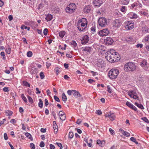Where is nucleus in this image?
<instances>
[{
    "mask_svg": "<svg viewBox=\"0 0 149 149\" xmlns=\"http://www.w3.org/2000/svg\"><path fill=\"white\" fill-rule=\"evenodd\" d=\"M23 84L26 86H28L30 87V84L27 81H24L23 82Z\"/></svg>",
    "mask_w": 149,
    "mask_h": 149,
    "instance_id": "33",
    "label": "nucleus"
},
{
    "mask_svg": "<svg viewBox=\"0 0 149 149\" xmlns=\"http://www.w3.org/2000/svg\"><path fill=\"white\" fill-rule=\"evenodd\" d=\"M91 6L90 5L86 6L83 9L84 12L86 13H89L91 11Z\"/></svg>",
    "mask_w": 149,
    "mask_h": 149,
    "instance_id": "20",
    "label": "nucleus"
},
{
    "mask_svg": "<svg viewBox=\"0 0 149 149\" xmlns=\"http://www.w3.org/2000/svg\"><path fill=\"white\" fill-rule=\"evenodd\" d=\"M74 136L73 133L72 132H70L69 133V138L72 139Z\"/></svg>",
    "mask_w": 149,
    "mask_h": 149,
    "instance_id": "41",
    "label": "nucleus"
},
{
    "mask_svg": "<svg viewBox=\"0 0 149 149\" xmlns=\"http://www.w3.org/2000/svg\"><path fill=\"white\" fill-rule=\"evenodd\" d=\"M52 15L51 14H49L46 15V17L45 18L47 21H49L51 20L52 18Z\"/></svg>",
    "mask_w": 149,
    "mask_h": 149,
    "instance_id": "25",
    "label": "nucleus"
},
{
    "mask_svg": "<svg viewBox=\"0 0 149 149\" xmlns=\"http://www.w3.org/2000/svg\"><path fill=\"white\" fill-rule=\"evenodd\" d=\"M125 29L127 30H131L132 29L134 26L133 22L130 21H127L125 22Z\"/></svg>",
    "mask_w": 149,
    "mask_h": 149,
    "instance_id": "8",
    "label": "nucleus"
},
{
    "mask_svg": "<svg viewBox=\"0 0 149 149\" xmlns=\"http://www.w3.org/2000/svg\"><path fill=\"white\" fill-rule=\"evenodd\" d=\"M45 146V143L43 141H41L40 144V146L41 147H43Z\"/></svg>",
    "mask_w": 149,
    "mask_h": 149,
    "instance_id": "57",
    "label": "nucleus"
},
{
    "mask_svg": "<svg viewBox=\"0 0 149 149\" xmlns=\"http://www.w3.org/2000/svg\"><path fill=\"white\" fill-rule=\"evenodd\" d=\"M122 134L126 136L127 137L129 136L130 135V134L129 133L125 131L124 132H122Z\"/></svg>",
    "mask_w": 149,
    "mask_h": 149,
    "instance_id": "37",
    "label": "nucleus"
},
{
    "mask_svg": "<svg viewBox=\"0 0 149 149\" xmlns=\"http://www.w3.org/2000/svg\"><path fill=\"white\" fill-rule=\"evenodd\" d=\"M142 119L145 122L147 123H149V121L148 120L146 117H144L142 118Z\"/></svg>",
    "mask_w": 149,
    "mask_h": 149,
    "instance_id": "46",
    "label": "nucleus"
},
{
    "mask_svg": "<svg viewBox=\"0 0 149 149\" xmlns=\"http://www.w3.org/2000/svg\"><path fill=\"white\" fill-rule=\"evenodd\" d=\"M129 1V0H120V2L122 4L126 5L128 4Z\"/></svg>",
    "mask_w": 149,
    "mask_h": 149,
    "instance_id": "23",
    "label": "nucleus"
},
{
    "mask_svg": "<svg viewBox=\"0 0 149 149\" xmlns=\"http://www.w3.org/2000/svg\"><path fill=\"white\" fill-rule=\"evenodd\" d=\"M81 120L80 119H78L77 121L76 122V123L78 125H79L81 123Z\"/></svg>",
    "mask_w": 149,
    "mask_h": 149,
    "instance_id": "63",
    "label": "nucleus"
},
{
    "mask_svg": "<svg viewBox=\"0 0 149 149\" xmlns=\"http://www.w3.org/2000/svg\"><path fill=\"white\" fill-rule=\"evenodd\" d=\"M27 97L30 103L31 104H32L33 102V100L31 97L29 95H28Z\"/></svg>",
    "mask_w": 149,
    "mask_h": 149,
    "instance_id": "39",
    "label": "nucleus"
},
{
    "mask_svg": "<svg viewBox=\"0 0 149 149\" xmlns=\"http://www.w3.org/2000/svg\"><path fill=\"white\" fill-rule=\"evenodd\" d=\"M97 143L100 146H101L102 145V143L101 141L100 140H97Z\"/></svg>",
    "mask_w": 149,
    "mask_h": 149,
    "instance_id": "61",
    "label": "nucleus"
},
{
    "mask_svg": "<svg viewBox=\"0 0 149 149\" xmlns=\"http://www.w3.org/2000/svg\"><path fill=\"white\" fill-rule=\"evenodd\" d=\"M140 65L143 67L144 69L147 70L148 69V67L147 66V62L146 60H143L142 62H141Z\"/></svg>",
    "mask_w": 149,
    "mask_h": 149,
    "instance_id": "14",
    "label": "nucleus"
},
{
    "mask_svg": "<svg viewBox=\"0 0 149 149\" xmlns=\"http://www.w3.org/2000/svg\"><path fill=\"white\" fill-rule=\"evenodd\" d=\"M23 26H24V29H27V30L28 31H29V30H30V27H28L27 26H25L24 25H22V26H21V29H23Z\"/></svg>",
    "mask_w": 149,
    "mask_h": 149,
    "instance_id": "44",
    "label": "nucleus"
},
{
    "mask_svg": "<svg viewBox=\"0 0 149 149\" xmlns=\"http://www.w3.org/2000/svg\"><path fill=\"white\" fill-rule=\"evenodd\" d=\"M114 52L115 50L111 49L107 52L105 58L108 61L111 63H113V61H114V58L115 55Z\"/></svg>",
    "mask_w": 149,
    "mask_h": 149,
    "instance_id": "3",
    "label": "nucleus"
},
{
    "mask_svg": "<svg viewBox=\"0 0 149 149\" xmlns=\"http://www.w3.org/2000/svg\"><path fill=\"white\" fill-rule=\"evenodd\" d=\"M109 131L111 135H113L115 134L114 131L112 129L109 128Z\"/></svg>",
    "mask_w": 149,
    "mask_h": 149,
    "instance_id": "50",
    "label": "nucleus"
},
{
    "mask_svg": "<svg viewBox=\"0 0 149 149\" xmlns=\"http://www.w3.org/2000/svg\"><path fill=\"white\" fill-rule=\"evenodd\" d=\"M4 138L5 140H7L8 139L7 135L6 133H4Z\"/></svg>",
    "mask_w": 149,
    "mask_h": 149,
    "instance_id": "60",
    "label": "nucleus"
},
{
    "mask_svg": "<svg viewBox=\"0 0 149 149\" xmlns=\"http://www.w3.org/2000/svg\"><path fill=\"white\" fill-rule=\"evenodd\" d=\"M25 135L29 139L31 138V135L28 132L26 133Z\"/></svg>",
    "mask_w": 149,
    "mask_h": 149,
    "instance_id": "51",
    "label": "nucleus"
},
{
    "mask_svg": "<svg viewBox=\"0 0 149 149\" xmlns=\"http://www.w3.org/2000/svg\"><path fill=\"white\" fill-rule=\"evenodd\" d=\"M88 37L87 35L84 36L81 40V43L83 44H85L88 42Z\"/></svg>",
    "mask_w": 149,
    "mask_h": 149,
    "instance_id": "19",
    "label": "nucleus"
},
{
    "mask_svg": "<svg viewBox=\"0 0 149 149\" xmlns=\"http://www.w3.org/2000/svg\"><path fill=\"white\" fill-rule=\"evenodd\" d=\"M119 73V70L115 69H112L109 72L108 76L111 79H116Z\"/></svg>",
    "mask_w": 149,
    "mask_h": 149,
    "instance_id": "4",
    "label": "nucleus"
},
{
    "mask_svg": "<svg viewBox=\"0 0 149 149\" xmlns=\"http://www.w3.org/2000/svg\"><path fill=\"white\" fill-rule=\"evenodd\" d=\"M135 104L136 106L137 107H138L139 108H140V109H144V108L143 107V106L142 105V104H139L137 102H135Z\"/></svg>",
    "mask_w": 149,
    "mask_h": 149,
    "instance_id": "28",
    "label": "nucleus"
},
{
    "mask_svg": "<svg viewBox=\"0 0 149 149\" xmlns=\"http://www.w3.org/2000/svg\"><path fill=\"white\" fill-rule=\"evenodd\" d=\"M5 113L6 116H11L13 114V112L12 111L8 110H7L6 111Z\"/></svg>",
    "mask_w": 149,
    "mask_h": 149,
    "instance_id": "32",
    "label": "nucleus"
},
{
    "mask_svg": "<svg viewBox=\"0 0 149 149\" xmlns=\"http://www.w3.org/2000/svg\"><path fill=\"white\" fill-rule=\"evenodd\" d=\"M40 78L42 79H43L45 77V75L44 74L43 72H41L40 74Z\"/></svg>",
    "mask_w": 149,
    "mask_h": 149,
    "instance_id": "48",
    "label": "nucleus"
},
{
    "mask_svg": "<svg viewBox=\"0 0 149 149\" xmlns=\"http://www.w3.org/2000/svg\"><path fill=\"white\" fill-rule=\"evenodd\" d=\"M32 55V53L31 51H29L27 53V56L28 57H31Z\"/></svg>",
    "mask_w": 149,
    "mask_h": 149,
    "instance_id": "43",
    "label": "nucleus"
},
{
    "mask_svg": "<svg viewBox=\"0 0 149 149\" xmlns=\"http://www.w3.org/2000/svg\"><path fill=\"white\" fill-rule=\"evenodd\" d=\"M126 105H127L128 107H130V108H131L132 105H133L132 104H131L129 102L127 101L126 102Z\"/></svg>",
    "mask_w": 149,
    "mask_h": 149,
    "instance_id": "47",
    "label": "nucleus"
},
{
    "mask_svg": "<svg viewBox=\"0 0 149 149\" xmlns=\"http://www.w3.org/2000/svg\"><path fill=\"white\" fill-rule=\"evenodd\" d=\"M127 17L131 19H136L138 17L137 14L133 12H130L127 15Z\"/></svg>",
    "mask_w": 149,
    "mask_h": 149,
    "instance_id": "15",
    "label": "nucleus"
},
{
    "mask_svg": "<svg viewBox=\"0 0 149 149\" xmlns=\"http://www.w3.org/2000/svg\"><path fill=\"white\" fill-rule=\"evenodd\" d=\"M51 10L53 12L56 13L59 11V9L54 6H52L51 8Z\"/></svg>",
    "mask_w": 149,
    "mask_h": 149,
    "instance_id": "26",
    "label": "nucleus"
},
{
    "mask_svg": "<svg viewBox=\"0 0 149 149\" xmlns=\"http://www.w3.org/2000/svg\"><path fill=\"white\" fill-rule=\"evenodd\" d=\"M109 33V31L107 29L101 30L99 32V35L101 36H107Z\"/></svg>",
    "mask_w": 149,
    "mask_h": 149,
    "instance_id": "12",
    "label": "nucleus"
},
{
    "mask_svg": "<svg viewBox=\"0 0 149 149\" xmlns=\"http://www.w3.org/2000/svg\"><path fill=\"white\" fill-rule=\"evenodd\" d=\"M60 119L62 120H65L66 118L65 114L62 111L59 112L58 113Z\"/></svg>",
    "mask_w": 149,
    "mask_h": 149,
    "instance_id": "17",
    "label": "nucleus"
},
{
    "mask_svg": "<svg viewBox=\"0 0 149 149\" xmlns=\"http://www.w3.org/2000/svg\"><path fill=\"white\" fill-rule=\"evenodd\" d=\"M105 43L108 45H111L113 42V40L110 37H107L105 40Z\"/></svg>",
    "mask_w": 149,
    "mask_h": 149,
    "instance_id": "18",
    "label": "nucleus"
},
{
    "mask_svg": "<svg viewBox=\"0 0 149 149\" xmlns=\"http://www.w3.org/2000/svg\"><path fill=\"white\" fill-rule=\"evenodd\" d=\"M141 14L144 15L145 16H146L147 15V13L144 11H141L140 12Z\"/></svg>",
    "mask_w": 149,
    "mask_h": 149,
    "instance_id": "62",
    "label": "nucleus"
},
{
    "mask_svg": "<svg viewBox=\"0 0 149 149\" xmlns=\"http://www.w3.org/2000/svg\"><path fill=\"white\" fill-rule=\"evenodd\" d=\"M118 53L116 52L115 51V52H114V61H113V62H116L118 61H119L120 59V58L119 57H118Z\"/></svg>",
    "mask_w": 149,
    "mask_h": 149,
    "instance_id": "21",
    "label": "nucleus"
},
{
    "mask_svg": "<svg viewBox=\"0 0 149 149\" xmlns=\"http://www.w3.org/2000/svg\"><path fill=\"white\" fill-rule=\"evenodd\" d=\"M107 91L109 93H111L112 92L111 89L109 85H108L107 86Z\"/></svg>",
    "mask_w": 149,
    "mask_h": 149,
    "instance_id": "49",
    "label": "nucleus"
},
{
    "mask_svg": "<svg viewBox=\"0 0 149 149\" xmlns=\"http://www.w3.org/2000/svg\"><path fill=\"white\" fill-rule=\"evenodd\" d=\"M120 10L123 13H125L127 10V7L125 6H122L120 9Z\"/></svg>",
    "mask_w": 149,
    "mask_h": 149,
    "instance_id": "27",
    "label": "nucleus"
},
{
    "mask_svg": "<svg viewBox=\"0 0 149 149\" xmlns=\"http://www.w3.org/2000/svg\"><path fill=\"white\" fill-rule=\"evenodd\" d=\"M62 100L63 101L65 102L67 101V97L64 93H62Z\"/></svg>",
    "mask_w": 149,
    "mask_h": 149,
    "instance_id": "31",
    "label": "nucleus"
},
{
    "mask_svg": "<svg viewBox=\"0 0 149 149\" xmlns=\"http://www.w3.org/2000/svg\"><path fill=\"white\" fill-rule=\"evenodd\" d=\"M93 4L95 7H100L103 3L102 0H93Z\"/></svg>",
    "mask_w": 149,
    "mask_h": 149,
    "instance_id": "13",
    "label": "nucleus"
},
{
    "mask_svg": "<svg viewBox=\"0 0 149 149\" xmlns=\"http://www.w3.org/2000/svg\"><path fill=\"white\" fill-rule=\"evenodd\" d=\"M87 24V19L85 18H82L79 20L77 25V28L79 31H82L85 29Z\"/></svg>",
    "mask_w": 149,
    "mask_h": 149,
    "instance_id": "1",
    "label": "nucleus"
},
{
    "mask_svg": "<svg viewBox=\"0 0 149 149\" xmlns=\"http://www.w3.org/2000/svg\"><path fill=\"white\" fill-rule=\"evenodd\" d=\"M38 70L35 67H32L31 71V72L32 74H35L38 72Z\"/></svg>",
    "mask_w": 149,
    "mask_h": 149,
    "instance_id": "24",
    "label": "nucleus"
},
{
    "mask_svg": "<svg viewBox=\"0 0 149 149\" xmlns=\"http://www.w3.org/2000/svg\"><path fill=\"white\" fill-rule=\"evenodd\" d=\"M56 144L58 147H60V149H62L63 146L62 144L61 143H56Z\"/></svg>",
    "mask_w": 149,
    "mask_h": 149,
    "instance_id": "55",
    "label": "nucleus"
},
{
    "mask_svg": "<svg viewBox=\"0 0 149 149\" xmlns=\"http://www.w3.org/2000/svg\"><path fill=\"white\" fill-rule=\"evenodd\" d=\"M6 52L8 54H10L11 52V49L8 47V48L6 49Z\"/></svg>",
    "mask_w": 149,
    "mask_h": 149,
    "instance_id": "40",
    "label": "nucleus"
},
{
    "mask_svg": "<svg viewBox=\"0 0 149 149\" xmlns=\"http://www.w3.org/2000/svg\"><path fill=\"white\" fill-rule=\"evenodd\" d=\"M68 95L71 96L72 94L73 96L76 98L79 99L81 96L79 92L75 90H69L67 91Z\"/></svg>",
    "mask_w": 149,
    "mask_h": 149,
    "instance_id": "5",
    "label": "nucleus"
},
{
    "mask_svg": "<svg viewBox=\"0 0 149 149\" xmlns=\"http://www.w3.org/2000/svg\"><path fill=\"white\" fill-rule=\"evenodd\" d=\"M76 8V5L74 3L70 4L68 7L66 8V11L68 13H73Z\"/></svg>",
    "mask_w": 149,
    "mask_h": 149,
    "instance_id": "6",
    "label": "nucleus"
},
{
    "mask_svg": "<svg viewBox=\"0 0 149 149\" xmlns=\"http://www.w3.org/2000/svg\"><path fill=\"white\" fill-rule=\"evenodd\" d=\"M142 32L143 33H147L149 32V29L147 27L145 28L144 29L142 30Z\"/></svg>",
    "mask_w": 149,
    "mask_h": 149,
    "instance_id": "34",
    "label": "nucleus"
},
{
    "mask_svg": "<svg viewBox=\"0 0 149 149\" xmlns=\"http://www.w3.org/2000/svg\"><path fill=\"white\" fill-rule=\"evenodd\" d=\"M65 32L64 31H61L59 33V36L61 38H63L65 34Z\"/></svg>",
    "mask_w": 149,
    "mask_h": 149,
    "instance_id": "30",
    "label": "nucleus"
},
{
    "mask_svg": "<svg viewBox=\"0 0 149 149\" xmlns=\"http://www.w3.org/2000/svg\"><path fill=\"white\" fill-rule=\"evenodd\" d=\"M136 69V67L134 63L129 62L124 65V69L126 72H133Z\"/></svg>",
    "mask_w": 149,
    "mask_h": 149,
    "instance_id": "2",
    "label": "nucleus"
},
{
    "mask_svg": "<svg viewBox=\"0 0 149 149\" xmlns=\"http://www.w3.org/2000/svg\"><path fill=\"white\" fill-rule=\"evenodd\" d=\"M96 114L98 115H100L102 114V112L100 110H99L96 111Z\"/></svg>",
    "mask_w": 149,
    "mask_h": 149,
    "instance_id": "58",
    "label": "nucleus"
},
{
    "mask_svg": "<svg viewBox=\"0 0 149 149\" xmlns=\"http://www.w3.org/2000/svg\"><path fill=\"white\" fill-rule=\"evenodd\" d=\"M44 6L43 5V4L42 3H40L38 6V10L41 9Z\"/></svg>",
    "mask_w": 149,
    "mask_h": 149,
    "instance_id": "64",
    "label": "nucleus"
},
{
    "mask_svg": "<svg viewBox=\"0 0 149 149\" xmlns=\"http://www.w3.org/2000/svg\"><path fill=\"white\" fill-rule=\"evenodd\" d=\"M39 102L38 103V106L42 108L43 107V103L41 99H39Z\"/></svg>",
    "mask_w": 149,
    "mask_h": 149,
    "instance_id": "29",
    "label": "nucleus"
},
{
    "mask_svg": "<svg viewBox=\"0 0 149 149\" xmlns=\"http://www.w3.org/2000/svg\"><path fill=\"white\" fill-rule=\"evenodd\" d=\"M70 44L71 45H73L74 47H75L77 45V44L76 42L74 40L71 41L70 42Z\"/></svg>",
    "mask_w": 149,
    "mask_h": 149,
    "instance_id": "38",
    "label": "nucleus"
},
{
    "mask_svg": "<svg viewBox=\"0 0 149 149\" xmlns=\"http://www.w3.org/2000/svg\"><path fill=\"white\" fill-rule=\"evenodd\" d=\"M108 20L104 17H101L98 20L99 24L101 27H104L107 24Z\"/></svg>",
    "mask_w": 149,
    "mask_h": 149,
    "instance_id": "7",
    "label": "nucleus"
},
{
    "mask_svg": "<svg viewBox=\"0 0 149 149\" xmlns=\"http://www.w3.org/2000/svg\"><path fill=\"white\" fill-rule=\"evenodd\" d=\"M104 61L101 59H99L97 60V66L102 68L104 66Z\"/></svg>",
    "mask_w": 149,
    "mask_h": 149,
    "instance_id": "16",
    "label": "nucleus"
},
{
    "mask_svg": "<svg viewBox=\"0 0 149 149\" xmlns=\"http://www.w3.org/2000/svg\"><path fill=\"white\" fill-rule=\"evenodd\" d=\"M112 24L114 28H118L121 26L122 23L120 19H117L113 21Z\"/></svg>",
    "mask_w": 149,
    "mask_h": 149,
    "instance_id": "10",
    "label": "nucleus"
},
{
    "mask_svg": "<svg viewBox=\"0 0 149 149\" xmlns=\"http://www.w3.org/2000/svg\"><path fill=\"white\" fill-rule=\"evenodd\" d=\"M6 121V119H4L2 121H1L0 122V127L3 124H4V122Z\"/></svg>",
    "mask_w": 149,
    "mask_h": 149,
    "instance_id": "59",
    "label": "nucleus"
},
{
    "mask_svg": "<svg viewBox=\"0 0 149 149\" xmlns=\"http://www.w3.org/2000/svg\"><path fill=\"white\" fill-rule=\"evenodd\" d=\"M48 30L46 28L44 29L43 31V33L45 36H46Z\"/></svg>",
    "mask_w": 149,
    "mask_h": 149,
    "instance_id": "53",
    "label": "nucleus"
},
{
    "mask_svg": "<svg viewBox=\"0 0 149 149\" xmlns=\"http://www.w3.org/2000/svg\"><path fill=\"white\" fill-rule=\"evenodd\" d=\"M91 48L89 47H86L84 48L83 50L84 51H87V52H90L91 51Z\"/></svg>",
    "mask_w": 149,
    "mask_h": 149,
    "instance_id": "36",
    "label": "nucleus"
},
{
    "mask_svg": "<svg viewBox=\"0 0 149 149\" xmlns=\"http://www.w3.org/2000/svg\"><path fill=\"white\" fill-rule=\"evenodd\" d=\"M21 97L25 103L27 102V100L26 97L24 96V94H22Z\"/></svg>",
    "mask_w": 149,
    "mask_h": 149,
    "instance_id": "35",
    "label": "nucleus"
},
{
    "mask_svg": "<svg viewBox=\"0 0 149 149\" xmlns=\"http://www.w3.org/2000/svg\"><path fill=\"white\" fill-rule=\"evenodd\" d=\"M54 100L57 102H60V100L58 97L54 95Z\"/></svg>",
    "mask_w": 149,
    "mask_h": 149,
    "instance_id": "52",
    "label": "nucleus"
},
{
    "mask_svg": "<svg viewBox=\"0 0 149 149\" xmlns=\"http://www.w3.org/2000/svg\"><path fill=\"white\" fill-rule=\"evenodd\" d=\"M136 46L137 48L140 47V48H141L143 47V45L142 44H138L136 45Z\"/></svg>",
    "mask_w": 149,
    "mask_h": 149,
    "instance_id": "54",
    "label": "nucleus"
},
{
    "mask_svg": "<svg viewBox=\"0 0 149 149\" xmlns=\"http://www.w3.org/2000/svg\"><path fill=\"white\" fill-rule=\"evenodd\" d=\"M30 146L32 149H35L34 144L33 143H30Z\"/></svg>",
    "mask_w": 149,
    "mask_h": 149,
    "instance_id": "56",
    "label": "nucleus"
},
{
    "mask_svg": "<svg viewBox=\"0 0 149 149\" xmlns=\"http://www.w3.org/2000/svg\"><path fill=\"white\" fill-rule=\"evenodd\" d=\"M128 95L132 98L135 99L139 100V97L136 94V92L134 91H130L128 92Z\"/></svg>",
    "mask_w": 149,
    "mask_h": 149,
    "instance_id": "11",
    "label": "nucleus"
},
{
    "mask_svg": "<svg viewBox=\"0 0 149 149\" xmlns=\"http://www.w3.org/2000/svg\"><path fill=\"white\" fill-rule=\"evenodd\" d=\"M144 40L146 42H149V36H147L145 37Z\"/></svg>",
    "mask_w": 149,
    "mask_h": 149,
    "instance_id": "45",
    "label": "nucleus"
},
{
    "mask_svg": "<svg viewBox=\"0 0 149 149\" xmlns=\"http://www.w3.org/2000/svg\"><path fill=\"white\" fill-rule=\"evenodd\" d=\"M138 6V3H137L135 2L131 4V7L133 8L134 7Z\"/></svg>",
    "mask_w": 149,
    "mask_h": 149,
    "instance_id": "42",
    "label": "nucleus"
},
{
    "mask_svg": "<svg viewBox=\"0 0 149 149\" xmlns=\"http://www.w3.org/2000/svg\"><path fill=\"white\" fill-rule=\"evenodd\" d=\"M58 126L56 124V122L55 121H54L53 122V128L54 130L55 133L57 132L58 131Z\"/></svg>",
    "mask_w": 149,
    "mask_h": 149,
    "instance_id": "22",
    "label": "nucleus"
},
{
    "mask_svg": "<svg viewBox=\"0 0 149 149\" xmlns=\"http://www.w3.org/2000/svg\"><path fill=\"white\" fill-rule=\"evenodd\" d=\"M106 118H109L110 120L113 121L116 118L115 114L114 113L110 112L107 113L105 115Z\"/></svg>",
    "mask_w": 149,
    "mask_h": 149,
    "instance_id": "9",
    "label": "nucleus"
}]
</instances>
